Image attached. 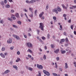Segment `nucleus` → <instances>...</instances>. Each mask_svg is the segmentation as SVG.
I'll return each mask as SVG.
<instances>
[{
	"instance_id": "f257e3e1",
	"label": "nucleus",
	"mask_w": 76,
	"mask_h": 76,
	"mask_svg": "<svg viewBox=\"0 0 76 76\" xmlns=\"http://www.w3.org/2000/svg\"><path fill=\"white\" fill-rule=\"evenodd\" d=\"M39 25H40V26L39 27V28H41L42 31H44V24L42 23H39Z\"/></svg>"
},
{
	"instance_id": "f03ea898",
	"label": "nucleus",
	"mask_w": 76,
	"mask_h": 76,
	"mask_svg": "<svg viewBox=\"0 0 76 76\" xmlns=\"http://www.w3.org/2000/svg\"><path fill=\"white\" fill-rule=\"evenodd\" d=\"M43 73L47 76H50V73L48 72L45 70H43Z\"/></svg>"
},
{
	"instance_id": "7ed1b4c3",
	"label": "nucleus",
	"mask_w": 76,
	"mask_h": 76,
	"mask_svg": "<svg viewBox=\"0 0 76 76\" xmlns=\"http://www.w3.org/2000/svg\"><path fill=\"white\" fill-rule=\"evenodd\" d=\"M37 67L39 69H43V66L41 65H39L38 64H37Z\"/></svg>"
},
{
	"instance_id": "20e7f679",
	"label": "nucleus",
	"mask_w": 76,
	"mask_h": 76,
	"mask_svg": "<svg viewBox=\"0 0 76 76\" xmlns=\"http://www.w3.org/2000/svg\"><path fill=\"white\" fill-rule=\"evenodd\" d=\"M12 42V39L11 38H10L7 41V43L8 44H11Z\"/></svg>"
},
{
	"instance_id": "39448f33",
	"label": "nucleus",
	"mask_w": 76,
	"mask_h": 76,
	"mask_svg": "<svg viewBox=\"0 0 76 76\" xmlns=\"http://www.w3.org/2000/svg\"><path fill=\"white\" fill-rule=\"evenodd\" d=\"M13 36L15 38L17 39H20V38L18 36H17L15 34H13Z\"/></svg>"
},
{
	"instance_id": "423d86ee",
	"label": "nucleus",
	"mask_w": 76,
	"mask_h": 76,
	"mask_svg": "<svg viewBox=\"0 0 76 76\" xmlns=\"http://www.w3.org/2000/svg\"><path fill=\"white\" fill-rule=\"evenodd\" d=\"M27 45L29 47H32V44L30 42H29L27 43Z\"/></svg>"
},
{
	"instance_id": "0eeeda50",
	"label": "nucleus",
	"mask_w": 76,
	"mask_h": 76,
	"mask_svg": "<svg viewBox=\"0 0 76 76\" xmlns=\"http://www.w3.org/2000/svg\"><path fill=\"white\" fill-rule=\"evenodd\" d=\"M65 41V39H61V41L60 42V43L62 44L63 42H64Z\"/></svg>"
},
{
	"instance_id": "6e6552de",
	"label": "nucleus",
	"mask_w": 76,
	"mask_h": 76,
	"mask_svg": "<svg viewBox=\"0 0 76 76\" xmlns=\"http://www.w3.org/2000/svg\"><path fill=\"white\" fill-rule=\"evenodd\" d=\"M57 8H55L53 10V12H55L57 14L58 13V11H57Z\"/></svg>"
},
{
	"instance_id": "1a4fd4ad",
	"label": "nucleus",
	"mask_w": 76,
	"mask_h": 76,
	"mask_svg": "<svg viewBox=\"0 0 76 76\" xmlns=\"http://www.w3.org/2000/svg\"><path fill=\"white\" fill-rule=\"evenodd\" d=\"M65 68L66 69H67L69 67V66H68V64H67V63H65Z\"/></svg>"
},
{
	"instance_id": "9d476101",
	"label": "nucleus",
	"mask_w": 76,
	"mask_h": 76,
	"mask_svg": "<svg viewBox=\"0 0 76 76\" xmlns=\"http://www.w3.org/2000/svg\"><path fill=\"white\" fill-rule=\"evenodd\" d=\"M12 66L14 69H15L16 70H18V66H17L16 65H13Z\"/></svg>"
},
{
	"instance_id": "9b49d317",
	"label": "nucleus",
	"mask_w": 76,
	"mask_h": 76,
	"mask_svg": "<svg viewBox=\"0 0 76 76\" xmlns=\"http://www.w3.org/2000/svg\"><path fill=\"white\" fill-rule=\"evenodd\" d=\"M60 51L61 54H65L66 53V51L64 50H61Z\"/></svg>"
},
{
	"instance_id": "f8f14e48",
	"label": "nucleus",
	"mask_w": 76,
	"mask_h": 76,
	"mask_svg": "<svg viewBox=\"0 0 76 76\" xmlns=\"http://www.w3.org/2000/svg\"><path fill=\"white\" fill-rule=\"evenodd\" d=\"M9 72H10V70L9 69H7L4 72V73L5 74H7L8 73H9Z\"/></svg>"
},
{
	"instance_id": "ddd939ff",
	"label": "nucleus",
	"mask_w": 76,
	"mask_h": 76,
	"mask_svg": "<svg viewBox=\"0 0 76 76\" xmlns=\"http://www.w3.org/2000/svg\"><path fill=\"white\" fill-rule=\"evenodd\" d=\"M0 55L2 57H3V58H5V56L2 53H1L0 54Z\"/></svg>"
},
{
	"instance_id": "4468645a",
	"label": "nucleus",
	"mask_w": 76,
	"mask_h": 76,
	"mask_svg": "<svg viewBox=\"0 0 76 76\" xmlns=\"http://www.w3.org/2000/svg\"><path fill=\"white\" fill-rule=\"evenodd\" d=\"M59 49H57L54 51V53L56 54H57V53H58V51H59Z\"/></svg>"
},
{
	"instance_id": "2eb2a0df",
	"label": "nucleus",
	"mask_w": 76,
	"mask_h": 76,
	"mask_svg": "<svg viewBox=\"0 0 76 76\" xmlns=\"http://www.w3.org/2000/svg\"><path fill=\"white\" fill-rule=\"evenodd\" d=\"M57 10L58 12H61V8H60L59 7H57Z\"/></svg>"
},
{
	"instance_id": "dca6fc26",
	"label": "nucleus",
	"mask_w": 76,
	"mask_h": 76,
	"mask_svg": "<svg viewBox=\"0 0 76 76\" xmlns=\"http://www.w3.org/2000/svg\"><path fill=\"white\" fill-rule=\"evenodd\" d=\"M34 2H35V0H31L30 1V3H34Z\"/></svg>"
},
{
	"instance_id": "f3484780",
	"label": "nucleus",
	"mask_w": 76,
	"mask_h": 76,
	"mask_svg": "<svg viewBox=\"0 0 76 76\" xmlns=\"http://www.w3.org/2000/svg\"><path fill=\"white\" fill-rule=\"evenodd\" d=\"M15 16L18 18H19V15L18 13H16L15 14Z\"/></svg>"
},
{
	"instance_id": "a211bd4d",
	"label": "nucleus",
	"mask_w": 76,
	"mask_h": 76,
	"mask_svg": "<svg viewBox=\"0 0 76 76\" xmlns=\"http://www.w3.org/2000/svg\"><path fill=\"white\" fill-rule=\"evenodd\" d=\"M44 15V12H42V13H40L39 15V16L40 18H41L42 17V16Z\"/></svg>"
},
{
	"instance_id": "6ab92c4d",
	"label": "nucleus",
	"mask_w": 76,
	"mask_h": 76,
	"mask_svg": "<svg viewBox=\"0 0 76 76\" xmlns=\"http://www.w3.org/2000/svg\"><path fill=\"white\" fill-rule=\"evenodd\" d=\"M28 70H29L30 71H32V70H33V68H32L31 67H28Z\"/></svg>"
},
{
	"instance_id": "aec40b11",
	"label": "nucleus",
	"mask_w": 76,
	"mask_h": 76,
	"mask_svg": "<svg viewBox=\"0 0 76 76\" xmlns=\"http://www.w3.org/2000/svg\"><path fill=\"white\" fill-rule=\"evenodd\" d=\"M43 58L44 60H46L47 59L46 55H44L43 57Z\"/></svg>"
},
{
	"instance_id": "412c9836",
	"label": "nucleus",
	"mask_w": 76,
	"mask_h": 76,
	"mask_svg": "<svg viewBox=\"0 0 76 76\" xmlns=\"http://www.w3.org/2000/svg\"><path fill=\"white\" fill-rule=\"evenodd\" d=\"M62 7L64 8V9H67V7H65V6L64 4H62Z\"/></svg>"
},
{
	"instance_id": "4be33fe9",
	"label": "nucleus",
	"mask_w": 76,
	"mask_h": 76,
	"mask_svg": "<svg viewBox=\"0 0 76 76\" xmlns=\"http://www.w3.org/2000/svg\"><path fill=\"white\" fill-rule=\"evenodd\" d=\"M10 7V6L9 4H7L5 5V7H6L7 8H9Z\"/></svg>"
},
{
	"instance_id": "5701e85b",
	"label": "nucleus",
	"mask_w": 76,
	"mask_h": 76,
	"mask_svg": "<svg viewBox=\"0 0 76 76\" xmlns=\"http://www.w3.org/2000/svg\"><path fill=\"white\" fill-rule=\"evenodd\" d=\"M27 51L28 52H29V53H32V50H31L30 49H28L27 50Z\"/></svg>"
},
{
	"instance_id": "b1692460",
	"label": "nucleus",
	"mask_w": 76,
	"mask_h": 76,
	"mask_svg": "<svg viewBox=\"0 0 76 76\" xmlns=\"http://www.w3.org/2000/svg\"><path fill=\"white\" fill-rule=\"evenodd\" d=\"M52 75H53V76H58V75H57V74L56 73H52Z\"/></svg>"
},
{
	"instance_id": "393cba45",
	"label": "nucleus",
	"mask_w": 76,
	"mask_h": 76,
	"mask_svg": "<svg viewBox=\"0 0 76 76\" xmlns=\"http://www.w3.org/2000/svg\"><path fill=\"white\" fill-rule=\"evenodd\" d=\"M17 23H18V24H19V25H21V24H22V22H20V21H18Z\"/></svg>"
},
{
	"instance_id": "a878e982",
	"label": "nucleus",
	"mask_w": 76,
	"mask_h": 76,
	"mask_svg": "<svg viewBox=\"0 0 76 76\" xmlns=\"http://www.w3.org/2000/svg\"><path fill=\"white\" fill-rule=\"evenodd\" d=\"M65 42H69V40H68V39L67 38H66L65 39Z\"/></svg>"
},
{
	"instance_id": "bb28decb",
	"label": "nucleus",
	"mask_w": 76,
	"mask_h": 76,
	"mask_svg": "<svg viewBox=\"0 0 76 76\" xmlns=\"http://www.w3.org/2000/svg\"><path fill=\"white\" fill-rule=\"evenodd\" d=\"M28 58H31L32 57V56L30 55L29 54H28Z\"/></svg>"
},
{
	"instance_id": "cd10ccee",
	"label": "nucleus",
	"mask_w": 76,
	"mask_h": 76,
	"mask_svg": "<svg viewBox=\"0 0 76 76\" xmlns=\"http://www.w3.org/2000/svg\"><path fill=\"white\" fill-rule=\"evenodd\" d=\"M37 34L38 35L39 34V33L40 32V31L39 30H37Z\"/></svg>"
},
{
	"instance_id": "c85d7f7f",
	"label": "nucleus",
	"mask_w": 76,
	"mask_h": 76,
	"mask_svg": "<svg viewBox=\"0 0 76 76\" xmlns=\"http://www.w3.org/2000/svg\"><path fill=\"white\" fill-rule=\"evenodd\" d=\"M56 59L57 61H59V60H60V58L58 57H56Z\"/></svg>"
},
{
	"instance_id": "c756f323",
	"label": "nucleus",
	"mask_w": 76,
	"mask_h": 76,
	"mask_svg": "<svg viewBox=\"0 0 76 76\" xmlns=\"http://www.w3.org/2000/svg\"><path fill=\"white\" fill-rule=\"evenodd\" d=\"M0 4L1 5H2V6H3V5H4V2L3 1H1L0 3Z\"/></svg>"
},
{
	"instance_id": "7c9ffc66",
	"label": "nucleus",
	"mask_w": 76,
	"mask_h": 76,
	"mask_svg": "<svg viewBox=\"0 0 76 76\" xmlns=\"http://www.w3.org/2000/svg\"><path fill=\"white\" fill-rule=\"evenodd\" d=\"M75 65V67H76V61H74L73 63Z\"/></svg>"
},
{
	"instance_id": "2f4dec72",
	"label": "nucleus",
	"mask_w": 76,
	"mask_h": 76,
	"mask_svg": "<svg viewBox=\"0 0 76 76\" xmlns=\"http://www.w3.org/2000/svg\"><path fill=\"white\" fill-rule=\"evenodd\" d=\"M17 55H19L20 54V53L19 51H18L17 53Z\"/></svg>"
},
{
	"instance_id": "473e14b6",
	"label": "nucleus",
	"mask_w": 76,
	"mask_h": 76,
	"mask_svg": "<svg viewBox=\"0 0 76 76\" xmlns=\"http://www.w3.org/2000/svg\"><path fill=\"white\" fill-rule=\"evenodd\" d=\"M38 73H39L38 76H41V71H39L38 72Z\"/></svg>"
},
{
	"instance_id": "72a5a7b5",
	"label": "nucleus",
	"mask_w": 76,
	"mask_h": 76,
	"mask_svg": "<svg viewBox=\"0 0 76 76\" xmlns=\"http://www.w3.org/2000/svg\"><path fill=\"white\" fill-rule=\"evenodd\" d=\"M71 28L73 30V25H71Z\"/></svg>"
},
{
	"instance_id": "f704fd0d",
	"label": "nucleus",
	"mask_w": 76,
	"mask_h": 76,
	"mask_svg": "<svg viewBox=\"0 0 76 76\" xmlns=\"http://www.w3.org/2000/svg\"><path fill=\"white\" fill-rule=\"evenodd\" d=\"M29 16L31 18L33 17V14H31L30 15H29Z\"/></svg>"
},
{
	"instance_id": "c9c22d12",
	"label": "nucleus",
	"mask_w": 76,
	"mask_h": 76,
	"mask_svg": "<svg viewBox=\"0 0 76 76\" xmlns=\"http://www.w3.org/2000/svg\"><path fill=\"white\" fill-rule=\"evenodd\" d=\"M47 38L48 39H49L50 38V34H48L47 35Z\"/></svg>"
},
{
	"instance_id": "e433bc0d",
	"label": "nucleus",
	"mask_w": 76,
	"mask_h": 76,
	"mask_svg": "<svg viewBox=\"0 0 76 76\" xmlns=\"http://www.w3.org/2000/svg\"><path fill=\"white\" fill-rule=\"evenodd\" d=\"M29 9L31 12H32V10H33V9L31 8H29Z\"/></svg>"
},
{
	"instance_id": "4c0bfd02",
	"label": "nucleus",
	"mask_w": 76,
	"mask_h": 76,
	"mask_svg": "<svg viewBox=\"0 0 76 76\" xmlns=\"http://www.w3.org/2000/svg\"><path fill=\"white\" fill-rule=\"evenodd\" d=\"M60 28H61V29H60V30H61V31H62V30H63V29H62V26L60 25Z\"/></svg>"
},
{
	"instance_id": "58836bf2",
	"label": "nucleus",
	"mask_w": 76,
	"mask_h": 76,
	"mask_svg": "<svg viewBox=\"0 0 76 76\" xmlns=\"http://www.w3.org/2000/svg\"><path fill=\"white\" fill-rule=\"evenodd\" d=\"M42 39H43V40H44V39H45V37H42Z\"/></svg>"
},
{
	"instance_id": "ea45409f",
	"label": "nucleus",
	"mask_w": 76,
	"mask_h": 76,
	"mask_svg": "<svg viewBox=\"0 0 76 76\" xmlns=\"http://www.w3.org/2000/svg\"><path fill=\"white\" fill-rule=\"evenodd\" d=\"M53 19L55 20H56V19H57L56 17H55V16L53 17Z\"/></svg>"
},
{
	"instance_id": "a19ab883",
	"label": "nucleus",
	"mask_w": 76,
	"mask_h": 76,
	"mask_svg": "<svg viewBox=\"0 0 76 76\" xmlns=\"http://www.w3.org/2000/svg\"><path fill=\"white\" fill-rule=\"evenodd\" d=\"M12 26L13 27H14V28H18V27H17V26H16L15 25H13Z\"/></svg>"
},
{
	"instance_id": "79ce46f5",
	"label": "nucleus",
	"mask_w": 76,
	"mask_h": 76,
	"mask_svg": "<svg viewBox=\"0 0 76 76\" xmlns=\"http://www.w3.org/2000/svg\"><path fill=\"white\" fill-rule=\"evenodd\" d=\"M15 12V11H14V10H11V13H13V12Z\"/></svg>"
},
{
	"instance_id": "37998d69",
	"label": "nucleus",
	"mask_w": 76,
	"mask_h": 76,
	"mask_svg": "<svg viewBox=\"0 0 76 76\" xmlns=\"http://www.w3.org/2000/svg\"><path fill=\"white\" fill-rule=\"evenodd\" d=\"M25 15L27 19H28V16H27V15H26V13L25 14Z\"/></svg>"
},
{
	"instance_id": "c03bdc74",
	"label": "nucleus",
	"mask_w": 76,
	"mask_h": 76,
	"mask_svg": "<svg viewBox=\"0 0 76 76\" xmlns=\"http://www.w3.org/2000/svg\"><path fill=\"white\" fill-rule=\"evenodd\" d=\"M5 50V48H2V51H3Z\"/></svg>"
},
{
	"instance_id": "a18cd8bd",
	"label": "nucleus",
	"mask_w": 76,
	"mask_h": 76,
	"mask_svg": "<svg viewBox=\"0 0 76 76\" xmlns=\"http://www.w3.org/2000/svg\"><path fill=\"white\" fill-rule=\"evenodd\" d=\"M7 0H4V2L5 4H6V3H7Z\"/></svg>"
},
{
	"instance_id": "49530a36",
	"label": "nucleus",
	"mask_w": 76,
	"mask_h": 76,
	"mask_svg": "<svg viewBox=\"0 0 76 76\" xmlns=\"http://www.w3.org/2000/svg\"><path fill=\"white\" fill-rule=\"evenodd\" d=\"M63 34L64 35H65V36H66V35H67V34L65 32H64Z\"/></svg>"
},
{
	"instance_id": "de8ad7c7",
	"label": "nucleus",
	"mask_w": 76,
	"mask_h": 76,
	"mask_svg": "<svg viewBox=\"0 0 76 76\" xmlns=\"http://www.w3.org/2000/svg\"><path fill=\"white\" fill-rule=\"evenodd\" d=\"M66 16H67V15L66 14H64L63 15V16L64 17H66Z\"/></svg>"
},
{
	"instance_id": "09e8293b",
	"label": "nucleus",
	"mask_w": 76,
	"mask_h": 76,
	"mask_svg": "<svg viewBox=\"0 0 76 76\" xmlns=\"http://www.w3.org/2000/svg\"><path fill=\"white\" fill-rule=\"evenodd\" d=\"M26 1L27 3H30L29 2V1L28 0H26Z\"/></svg>"
},
{
	"instance_id": "8fccbe9b",
	"label": "nucleus",
	"mask_w": 76,
	"mask_h": 76,
	"mask_svg": "<svg viewBox=\"0 0 76 76\" xmlns=\"http://www.w3.org/2000/svg\"><path fill=\"white\" fill-rule=\"evenodd\" d=\"M8 19L9 20H12V19L10 18H8Z\"/></svg>"
},
{
	"instance_id": "3c124183",
	"label": "nucleus",
	"mask_w": 76,
	"mask_h": 76,
	"mask_svg": "<svg viewBox=\"0 0 76 76\" xmlns=\"http://www.w3.org/2000/svg\"><path fill=\"white\" fill-rule=\"evenodd\" d=\"M17 60H18V61H20V59L19 58H17Z\"/></svg>"
},
{
	"instance_id": "603ef678",
	"label": "nucleus",
	"mask_w": 76,
	"mask_h": 76,
	"mask_svg": "<svg viewBox=\"0 0 76 76\" xmlns=\"http://www.w3.org/2000/svg\"><path fill=\"white\" fill-rule=\"evenodd\" d=\"M59 70H60V71H61V72H62V68H60L59 69Z\"/></svg>"
},
{
	"instance_id": "864d4df0",
	"label": "nucleus",
	"mask_w": 76,
	"mask_h": 76,
	"mask_svg": "<svg viewBox=\"0 0 76 76\" xmlns=\"http://www.w3.org/2000/svg\"><path fill=\"white\" fill-rule=\"evenodd\" d=\"M70 9H71V10L73 9V7H70Z\"/></svg>"
},
{
	"instance_id": "5fc2aeb1",
	"label": "nucleus",
	"mask_w": 76,
	"mask_h": 76,
	"mask_svg": "<svg viewBox=\"0 0 76 76\" xmlns=\"http://www.w3.org/2000/svg\"><path fill=\"white\" fill-rule=\"evenodd\" d=\"M23 35H24V37L25 38H27V36H26L25 35H24L25 34H23Z\"/></svg>"
},
{
	"instance_id": "6e6d98bb",
	"label": "nucleus",
	"mask_w": 76,
	"mask_h": 76,
	"mask_svg": "<svg viewBox=\"0 0 76 76\" xmlns=\"http://www.w3.org/2000/svg\"><path fill=\"white\" fill-rule=\"evenodd\" d=\"M73 7V8H74L75 9L76 8V6H72Z\"/></svg>"
},
{
	"instance_id": "4d7b16f0",
	"label": "nucleus",
	"mask_w": 76,
	"mask_h": 76,
	"mask_svg": "<svg viewBox=\"0 0 76 76\" xmlns=\"http://www.w3.org/2000/svg\"><path fill=\"white\" fill-rule=\"evenodd\" d=\"M0 23H3V21L2 20H1V21H0Z\"/></svg>"
},
{
	"instance_id": "13d9d810",
	"label": "nucleus",
	"mask_w": 76,
	"mask_h": 76,
	"mask_svg": "<svg viewBox=\"0 0 76 76\" xmlns=\"http://www.w3.org/2000/svg\"><path fill=\"white\" fill-rule=\"evenodd\" d=\"M51 48H53L54 47V45H51Z\"/></svg>"
},
{
	"instance_id": "bf43d9fd",
	"label": "nucleus",
	"mask_w": 76,
	"mask_h": 76,
	"mask_svg": "<svg viewBox=\"0 0 76 76\" xmlns=\"http://www.w3.org/2000/svg\"><path fill=\"white\" fill-rule=\"evenodd\" d=\"M69 23H71V20H69L68 21Z\"/></svg>"
},
{
	"instance_id": "052dcab7",
	"label": "nucleus",
	"mask_w": 76,
	"mask_h": 76,
	"mask_svg": "<svg viewBox=\"0 0 76 76\" xmlns=\"http://www.w3.org/2000/svg\"><path fill=\"white\" fill-rule=\"evenodd\" d=\"M12 18L13 19V20H15L16 19V17H13Z\"/></svg>"
},
{
	"instance_id": "680f3d73",
	"label": "nucleus",
	"mask_w": 76,
	"mask_h": 76,
	"mask_svg": "<svg viewBox=\"0 0 76 76\" xmlns=\"http://www.w3.org/2000/svg\"><path fill=\"white\" fill-rule=\"evenodd\" d=\"M52 65H53V66L54 65V62H52L51 63Z\"/></svg>"
},
{
	"instance_id": "e2e57ef3",
	"label": "nucleus",
	"mask_w": 76,
	"mask_h": 76,
	"mask_svg": "<svg viewBox=\"0 0 76 76\" xmlns=\"http://www.w3.org/2000/svg\"><path fill=\"white\" fill-rule=\"evenodd\" d=\"M74 34H75V35H76V31H74Z\"/></svg>"
},
{
	"instance_id": "0e129e2a",
	"label": "nucleus",
	"mask_w": 76,
	"mask_h": 76,
	"mask_svg": "<svg viewBox=\"0 0 76 76\" xmlns=\"http://www.w3.org/2000/svg\"><path fill=\"white\" fill-rule=\"evenodd\" d=\"M4 55L5 56H7V53H5Z\"/></svg>"
},
{
	"instance_id": "69168bd1",
	"label": "nucleus",
	"mask_w": 76,
	"mask_h": 76,
	"mask_svg": "<svg viewBox=\"0 0 76 76\" xmlns=\"http://www.w3.org/2000/svg\"><path fill=\"white\" fill-rule=\"evenodd\" d=\"M35 14H36V13H37V10H36L35 11Z\"/></svg>"
},
{
	"instance_id": "338daca9",
	"label": "nucleus",
	"mask_w": 76,
	"mask_h": 76,
	"mask_svg": "<svg viewBox=\"0 0 76 76\" xmlns=\"http://www.w3.org/2000/svg\"><path fill=\"white\" fill-rule=\"evenodd\" d=\"M40 59L41 60H42V61H43V59L42 58H40Z\"/></svg>"
},
{
	"instance_id": "774afa93",
	"label": "nucleus",
	"mask_w": 76,
	"mask_h": 76,
	"mask_svg": "<svg viewBox=\"0 0 76 76\" xmlns=\"http://www.w3.org/2000/svg\"><path fill=\"white\" fill-rule=\"evenodd\" d=\"M65 76H68V74H65Z\"/></svg>"
}]
</instances>
